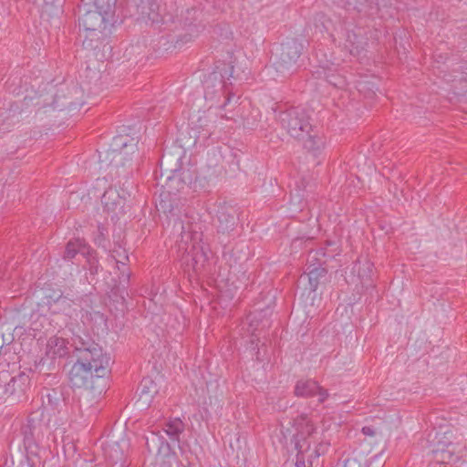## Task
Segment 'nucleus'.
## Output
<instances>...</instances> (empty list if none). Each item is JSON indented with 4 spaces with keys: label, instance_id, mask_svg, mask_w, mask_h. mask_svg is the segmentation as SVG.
I'll list each match as a JSON object with an SVG mask.
<instances>
[{
    "label": "nucleus",
    "instance_id": "nucleus-18",
    "mask_svg": "<svg viewBox=\"0 0 467 467\" xmlns=\"http://www.w3.org/2000/svg\"><path fill=\"white\" fill-rule=\"evenodd\" d=\"M397 0H355L354 8L358 12L372 15L374 9L380 11L382 7H392Z\"/></svg>",
    "mask_w": 467,
    "mask_h": 467
},
{
    "label": "nucleus",
    "instance_id": "nucleus-20",
    "mask_svg": "<svg viewBox=\"0 0 467 467\" xmlns=\"http://www.w3.org/2000/svg\"><path fill=\"white\" fill-rule=\"evenodd\" d=\"M29 383V378L25 373L12 376V380L6 384V396L22 395Z\"/></svg>",
    "mask_w": 467,
    "mask_h": 467
},
{
    "label": "nucleus",
    "instance_id": "nucleus-31",
    "mask_svg": "<svg viewBox=\"0 0 467 467\" xmlns=\"http://www.w3.org/2000/svg\"><path fill=\"white\" fill-rule=\"evenodd\" d=\"M62 396V391L57 389H47L45 395L48 404L54 408H57L59 405L60 401L63 399Z\"/></svg>",
    "mask_w": 467,
    "mask_h": 467
},
{
    "label": "nucleus",
    "instance_id": "nucleus-21",
    "mask_svg": "<svg viewBox=\"0 0 467 467\" xmlns=\"http://www.w3.org/2000/svg\"><path fill=\"white\" fill-rule=\"evenodd\" d=\"M67 353L66 340L62 337H52L47 344L46 354L51 359L61 358Z\"/></svg>",
    "mask_w": 467,
    "mask_h": 467
},
{
    "label": "nucleus",
    "instance_id": "nucleus-44",
    "mask_svg": "<svg viewBox=\"0 0 467 467\" xmlns=\"http://www.w3.org/2000/svg\"><path fill=\"white\" fill-rule=\"evenodd\" d=\"M439 467H445V466L440 465Z\"/></svg>",
    "mask_w": 467,
    "mask_h": 467
},
{
    "label": "nucleus",
    "instance_id": "nucleus-7",
    "mask_svg": "<svg viewBox=\"0 0 467 467\" xmlns=\"http://www.w3.org/2000/svg\"><path fill=\"white\" fill-rule=\"evenodd\" d=\"M137 144L134 140L126 135H119L113 139L109 149L99 152V162L101 168L109 166H124L127 161H131V156L137 152Z\"/></svg>",
    "mask_w": 467,
    "mask_h": 467
},
{
    "label": "nucleus",
    "instance_id": "nucleus-14",
    "mask_svg": "<svg viewBox=\"0 0 467 467\" xmlns=\"http://www.w3.org/2000/svg\"><path fill=\"white\" fill-rule=\"evenodd\" d=\"M295 395L302 398L318 396V401L322 403L328 397V392L327 389L321 388L316 381L307 379L298 380L296 382Z\"/></svg>",
    "mask_w": 467,
    "mask_h": 467
},
{
    "label": "nucleus",
    "instance_id": "nucleus-33",
    "mask_svg": "<svg viewBox=\"0 0 467 467\" xmlns=\"http://www.w3.org/2000/svg\"><path fill=\"white\" fill-rule=\"evenodd\" d=\"M329 443L325 441H320L318 445L307 455V461L312 463L313 458H317L321 454H324L328 447Z\"/></svg>",
    "mask_w": 467,
    "mask_h": 467
},
{
    "label": "nucleus",
    "instance_id": "nucleus-9",
    "mask_svg": "<svg viewBox=\"0 0 467 467\" xmlns=\"http://www.w3.org/2000/svg\"><path fill=\"white\" fill-rule=\"evenodd\" d=\"M296 433L294 435L295 448L297 451L296 467H306L305 453L310 450V441L314 439L316 428L306 414L294 420Z\"/></svg>",
    "mask_w": 467,
    "mask_h": 467
},
{
    "label": "nucleus",
    "instance_id": "nucleus-38",
    "mask_svg": "<svg viewBox=\"0 0 467 467\" xmlns=\"http://www.w3.org/2000/svg\"><path fill=\"white\" fill-rule=\"evenodd\" d=\"M344 463L346 467H363L356 459H348Z\"/></svg>",
    "mask_w": 467,
    "mask_h": 467
},
{
    "label": "nucleus",
    "instance_id": "nucleus-39",
    "mask_svg": "<svg viewBox=\"0 0 467 467\" xmlns=\"http://www.w3.org/2000/svg\"><path fill=\"white\" fill-rule=\"evenodd\" d=\"M361 431L364 435H367V436H374L375 435V431L372 427L365 426L362 428Z\"/></svg>",
    "mask_w": 467,
    "mask_h": 467
},
{
    "label": "nucleus",
    "instance_id": "nucleus-45",
    "mask_svg": "<svg viewBox=\"0 0 467 467\" xmlns=\"http://www.w3.org/2000/svg\"><path fill=\"white\" fill-rule=\"evenodd\" d=\"M183 467H188V466H183Z\"/></svg>",
    "mask_w": 467,
    "mask_h": 467
},
{
    "label": "nucleus",
    "instance_id": "nucleus-42",
    "mask_svg": "<svg viewBox=\"0 0 467 467\" xmlns=\"http://www.w3.org/2000/svg\"><path fill=\"white\" fill-rule=\"evenodd\" d=\"M77 109V105H76L75 103H70V104L68 105V109H69V110H74V109Z\"/></svg>",
    "mask_w": 467,
    "mask_h": 467
},
{
    "label": "nucleus",
    "instance_id": "nucleus-3",
    "mask_svg": "<svg viewBox=\"0 0 467 467\" xmlns=\"http://www.w3.org/2000/svg\"><path fill=\"white\" fill-rule=\"evenodd\" d=\"M279 123L287 134L300 140L308 151L316 152L324 146V140L313 129L308 111L302 107H292L281 111Z\"/></svg>",
    "mask_w": 467,
    "mask_h": 467
},
{
    "label": "nucleus",
    "instance_id": "nucleus-10",
    "mask_svg": "<svg viewBox=\"0 0 467 467\" xmlns=\"http://www.w3.org/2000/svg\"><path fill=\"white\" fill-rule=\"evenodd\" d=\"M302 50V44L296 39L283 43L279 47V51L276 52L274 61L276 71L280 73L289 71L296 65Z\"/></svg>",
    "mask_w": 467,
    "mask_h": 467
},
{
    "label": "nucleus",
    "instance_id": "nucleus-1",
    "mask_svg": "<svg viewBox=\"0 0 467 467\" xmlns=\"http://www.w3.org/2000/svg\"><path fill=\"white\" fill-rule=\"evenodd\" d=\"M76 362L68 372L73 388L83 389L86 395L100 396L105 390L104 377L109 371L110 358L88 335H74L70 343Z\"/></svg>",
    "mask_w": 467,
    "mask_h": 467
},
{
    "label": "nucleus",
    "instance_id": "nucleus-12",
    "mask_svg": "<svg viewBox=\"0 0 467 467\" xmlns=\"http://www.w3.org/2000/svg\"><path fill=\"white\" fill-rule=\"evenodd\" d=\"M73 301L67 296L57 295L52 302H49L48 310L51 315H58L57 319H51L55 323V328H61L67 325L68 317L72 312Z\"/></svg>",
    "mask_w": 467,
    "mask_h": 467
},
{
    "label": "nucleus",
    "instance_id": "nucleus-24",
    "mask_svg": "<svg viewBox=\"0 0 467 467\" xmlns=\"http://www.w3.org/2000/svg\"><path fill=\"white\" fill-rule=\"evenodd\" d=\"M261 315L256 313H252L247 317V321L249 323L248 332L251 333V345L254 349L257 346L256 341L259 340V337L254 334L255 331L260 329V324L262 323V327L266 326L267 320L265 322L260 318Z\"/></svg>",
    "mask_w": 467,
    "mask_h": 467
},
{
    "label": "nucleus",
    "instance_id": "nucleus-29",
    "mask_svg": "<svg viewBox=\"0 0 467 467\" xmlns=\"http://www.w3.org/2000/svg\"><path fill=\"white\" fill-rule=\"evenodd\" d=\"M140 393L152 397L158 392L156 383L150 378H144L140 384Z\"/></svg>",
    "mask_w": 467,
    "mask_h": 467
},
{
    "label": "nucleus",
    "instance_id": "nucleus-2",
    "mask_svg": "<svg viewBox=\"0 0 467 467\" xmlns=\"http://www.w3.org/2000/svg\"><path fill=\"white\" fill-rule=\"evenodd\" d=\"M233 74L234 66L231 63L219 62L203 79L205 99L214 101L215 107L225 110V114L221 116L227 119H234V114L228 116L227 113L235 109L239 100V97H235L230 89Z\"/></svg>",
    "mask_w": 467,
    "mask_h": 467
},
{
    "label": "nucleus",
    "instance_id": "nucleus-37",
    "mask_svg": "<svg viewBox=\"0 0 467 467\" xmlns=\"http://www.w3.org/2000/svg\"><path fill=\"white\" fill-rule=\"evenodd\" d=\"M88 271L90 275H95L99 272V264L95 258L88 259Z\"/></svg>",
    "mask_w": 467,
    "mask_h": 467
},
{
    "label": "nucleus",
    "instance_id": "nucleus-19",
    "mask_svg": "<svg viewBox=\"0 0 467 467\" xmlns=\"http://www.w3.org/2000/svg\"><path fill=\"white\" fill-rule=\"evenodd\" d=\"M186 13H187V16L185 17V20H186L185 25L188 27V30L190 31V33H189V37H187V35H185L183 36V38H185V39H182V41L184 43L188 42L192 37H195L198 36V33L200 32L199 27L204 28V26L197 25V24L193 23L195 20H197L199 17H201L202 16V10H199L197 8H192V9H188L186 11Z\"/></svg>",
    "mask_w": 467,
    "mask_h": 467
},
{
    "label": "nucleus",
    "instance_id": "nucleus-26",
    "mask_svg": "<svg viewBox=\"0 0 467 467\" xmlns=\"http://www.w3.org/2000/svg\"><path fill=\"white\" fill-rule=\"evenodd\" d=\"M362 40L363 37L360 33L346 29V47L349 49L350 53L354 50L358 51L362 44Z\"/></svg>",
    "mask_w": 467,
    "mask_h": 467
},
{
    "label": "nucleus",
    "instance_id": "nucleus-35",
    "mask_svg": "<svg viewBox=\"0 0 467 467\" xmlns=\"http://www.w3.org/2000/svg\"><path fill=\"white\" fill-rule=\"evenodd\" d=\"M12 380V375L7 370L0 372V398L6 394V384Z\"/></svg>",
    "mask_w": 467,
    "mask_h": 467
},
{
    "label": "nucleus",
    "instance_id": "nucleus-6",
    "mask_svg": "<svg viewBox=\"0 0 467 467\" xmlns=\"http://www.w3.org/2000/svg\"><path fill=\"white\" fill-rule=\"evenodd\" d=\"M49 414L43 407L32 411L23 426L24 445L30 454L37 455L40 447H46V435L49 431Z\"/></svg>",
    "mask_w": 467,
    "mask_h": 467
},
{
    "label": "nucleus",
    "instance_id": "nucleus-22",
    "mask_svg": "<svg viewBox=\"0 0 467 467\" xmlns=\"http://www.w3.org/2000/svg\"><path fill=\"white\" fill-rule=\"evenodd\" d=\"M109 33H86L85 38L83 40V47L88 50L97 51L101 48V47H105L106 45L104 42L108 36Z\"/></svg>",
    "mask_w": 467,
    "mask_h": 467
},
{
    "label": "nucleus",
    "instance_id": "nucleus-15",
    "mask_svg": "<svg viewBox=\"0 0 467 467\" xmlns=\"http://www.w3.org/2000/svg\"><path fill=\"white\" fill-rule=\"evenodd\" d=\"M111 257L115 261L118 269L120 271L119 285H122L124 288L127 286L130 277V272L126 267V263L129 261V255L125 249H123L120 245L115 247L111 251Z\"/></svg>",
    "mask_w": 467,
    "mask_h": 467
},
{
    "label": "nucleus",
    "instance_id": "nucleus-13",
    "mask_svg": "<svg viewBox=\"0 0 467 467\" xmlns=\"http://www.w3.org/2000/svg\"><path fill=\"white\" fill-rule=\"evenodd\" d=\"M238 222V212L231 206H222L217 212V230L223 234H229L234 230Z\"/></svg>",
    "mask_w": 467,
    "mask_h": 467
},
{
    "label": "nucleus",
    "instance_id": "nucleus-8",
    "mask_svg": "<svg viewBox=\"0 0 467 467\" xmlns=\"http://www.w3.org/2000/svg\"><path fill=\"white\" fill-rule=\"evenodd\" d=\"M102 0H96V9L86 12L79 19V25L83 26L86 33H109L111 18L113 15L112 6L108 5L106 8L101 5Z\"/></svg>",
    "mask_w": 467,
    "mask_h": 467
},
{
    "label": "nucleus",
    "instance_id": "nucleus-5",
    "mask_svg": "<svg viewBox=\"0 0 467 467\" xmlns=\"http://www.w3.org/2000/svg\"><path fill=\"white\" fill-rule=\"evenodd\" d=\"M182 150L176 149L174 152L165 150L160 160V182L163 184L189 186L192 183L204 187L199 177L190 169H182L181 164Z\"/></svg>",
    "mask_w": 467,
    "mask_h": 467
},
{
    "label": "nucleus",
    "instance_id": "nucleus-36",
    "mask_svg": "<svg viewBox=\"0 0 467 467\" xmlns=\"http://www.w3.org/2000/svg\"><path fill=\"white\" fill-rule=\"evenodd\" d=\"M365 266L366 269L362 273L358 270V275L361 279L368 278L372 271V264L370 262H366Z\"/></svg>",
    "mask_w": 467,
    "mask_h": 467
},
{
    "label": "nucleus",
    "instance_id": "nucleus-23",
    "mask_svg": "<svg viewBox=\"0 0 467 467\" xmlns=\"http://www.w3.org/2000/svg\"><path fill=\"white\" fill-rule=\"evenodd\" d=\"M185 429L184 423L179 418L170 420L164 424L163 431L173 442L180 441V435Z\"/></svg>",
    "mask_w": 467,
    "mask_h": 467
},
{
    "label": "nucleus",
    "instance_id": "nucleus-34",
    "mask_svg": "<svg viewBox=\"0 0 467 467\" xmlns=\"http://www.w3.org/2000/svg\"><path fill=\"white\" fill-rule=\"evenodd\" d=\"M323 69H324L325 78L329 84H331L337 88H342L345 85V79L343 78H341L340 76L334 75V74H327V72H326L327 67H323Z\"/></svg>",
    "mask_w": 467,
    "mask_h": 467
},
{
    "label": "nucleus",
    "instance_id": "nucleus-16",
    "mask_svg": "<svg viewBox=\"0 0 467 467\" xmlns=\"http://www.w3.org/2000/svg\"><path fill=\"white\" fill-rule=\"evenodd\" d=\"M137 8L142 19L150 21L152 24L161 21L157 0H140Z\"/></svg>",
    "mask_w": 467,
    "mask_h": 467
},
{
    "label": "nucleus",
    "instance_id": "nucleus-4",
    "mask_svg": "<svg viewBox=\"0 0 467 467\" xmlns=\"http://www.w3.org/2000/svg\"><path fill=\"white\" fill-rule=\"evenodd\" d=\"M175 225L182 230L181 238L177 242L180 260L182 265L198 273L204 267L209 258L208 252L202 244V234L193 229L185 231L182 223L179 220H175Z\"/></svg>",
    "mask_w": 467,
    "mask_h": 467
},
{
    "label": "nucleus",
    "instance_id": "nucleus-40",
    "mask_svg": "<svg viewBox=\"0 0 467 467\" xmlns=\"http://www.w3.org/2000/svg\"><path fill=\"white\" fill-rule=\"evenodd\" d=\"M291 202L293 204H300L301 202V195L299 192H296L295 195H292Z\"/></svg>",
    "mask_w": 467,
    "mask_h": 467
},
{
    "label": "nucleus",
    "instance_id": "nucleus-11",
    "mask_svg": "<svg viewBox=\"0 0 467 467\" xmlns=\"http://www.w3.org/2000/svg\"><path fill=\"white\" fill-rule=\"evenodd\" d=\"M162 191L160 193V201L156 204L157 210L163 213L167 216H178L175 213L178 210L179 200L176 198V192L184 189L182 185L163 184L161 183Z\"/></svg>",
    "mask_w": 467,
    "mask_h": 467
},
{
    "label": "nucleus",
    "instance_id": "nucleus-41",
    "mask_svg": "<svg viewBox=\"0 0 467 467\" xmlns=\"http://www.w3.org/2000/svg\"><path fill=\"white\" fill-rule=\"evenodd\" d=\"M244 126L247 127L248 129H254L256 127V124L255 122H251L249 119H247L245 121H244Z\"/></svg>",
    "mask_w": 467,
    "mask_h": 467
},
{
    "label": "nucleus",
    "instance_id": "nucleus-30",
    "mask_svg": "<svg viewBox=\"0 0 467 467\" xmlns=\"http://www.w3.org/2000/svg\"><path fill=\"white\" fill-rule=\"evenodd\" d=\"M332 24L331 20L327 18L324 14H317L315 17V27L316 30L323 33L324 31H329V26Z\"/></svg>",
    "mask_w": 467,
    "mask_h": 467
},
{
    "label": "nucleus",
    "instance_id": "nucleus-43",
    "mask_svg": "<svg viewBox=\"0 0 467 467\" xmlns=\"http://www.w3.org/2000/svg\"><path fill=\"white\" fill-rule=\"evenodd\" d=\"M346 1H347L349 5L351 4V3H350V0H346Z\"/></svg>",
    "mask_w": 467,
    "mask_h": 467
},
{
    "label": "nucleus",
    "instance_id": "nucleus-27",
    "mask_svg": "<svg viewBox=\"0 0 467 467\" xmlns=\"http://www.w3.org/2000/svg\"><path fill=\"white\" fill-rule=\"evenodd\" d=\"M85 244L80 240L70 241L67 243L64 258L65 259H72L76 256L77 254L81 253L84 254Z\"/></svg>",
    "mask_w": 467,
    "mask_h": 467
},
{
    "label": "nucleus",
    "instance_id": "nucleus-17",
    "mask_svg": "<svg viewBox=\"0 0 467 467\" xmlns=\"http://www.w3.org/2000/svg\"><path fill=\"white\" fill-rule=\"evenodd\" d=\"M124 196H120L119 192L115 188H109L105 191L101 197V202L108 212L117 213L121 210L124 204Z\"/></svg>",
    "mask_w": 467,
    "mask_h": 467
},
{
    "label": "nucleus",
    "instance_id": "nucleus-28",
    "mask_svg": "<svg viewBox=\"0 0 467 467\" xmlns=\"http://www.w3.org/2000/svg\"><path fill=\"white\" fill-rule=\"evenodd\" d=\"M431 451L434 459L440 463H450L455 458L453 451L448 449L437 448Z\"/></svg>",
    "mask_w": 467,
    "mask_h": 467
},
{
    "label": "nucleus",
    "instance_id": "nucleus-32",
    "mask_svg": "<svg viewBox=\"0 0 467 467\" xmlns=\"http://www.w3.org/2000/svg\"><path fill=\"white\" fill-rule=\"evenodd\" d=\"M214 34L222 38L227 39L232 36L230 26L226 23H218L213 26Z\"/></svg>",
    "mask_w": 467,
    "mask_h": 467
},
{
    "label": "nucleus",
    "instance_id": "nucleus-25",
    "mask_svg": "<svg viewBox=\"0 0 467 467\" xmlns=\"http://www.w3.org/2000/svg\"><path fill=\"white\" fill-rule=\"evenodd\" d=\"M308 273L306 275L309 290L311 292H315L318 286V285L324 281L327 277V270L324 267H313L310 269L308 266Z\"/></svg>",
    "mask_w": 467,
    "mask_h": 467
}]
</instances>
